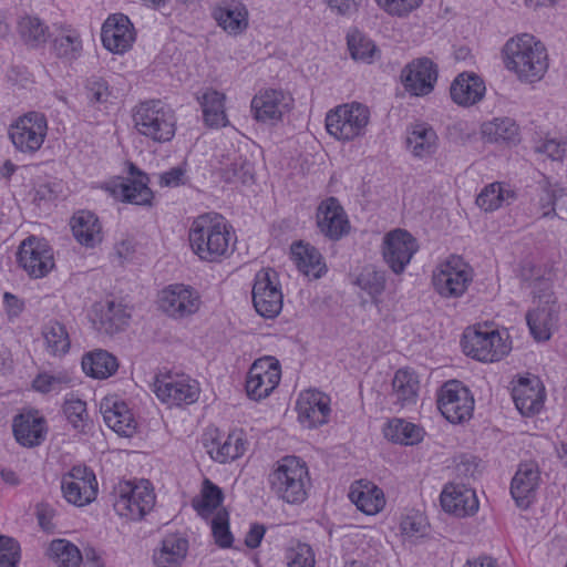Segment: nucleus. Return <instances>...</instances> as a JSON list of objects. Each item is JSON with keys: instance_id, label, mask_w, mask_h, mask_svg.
Masks as SVG:
<instances>
[{"instance_id": "nucleus-1", "label": "nucleus", "mask_w": 567, "mask_h": 567, "mask_svg": "<svg viewBox=\"0 0 567 567\" xmlns=\"http://www.w3.org/2000/svg\"><path fill=\"white\" fill-rule=\"evenodd\" d=\"M192 251L203 261L218 262L227 257L234 245L231 226L219 214L197 216L188 230Z\"/></svg>"}, {"instance_id": "nucleus-2", "label": "nucleus", "mask_w": 567, "mask_h": 567, "mask_svg": "<svg viewBox=\"0 0 567 567\" xmlns=\"http://www.w3.org/2000/svg\"><path fill=\"white\" fill-rule=\"evenodd\" d=\"M502 54L505 68L522 82H537L547 72L546 48L532 34L522 33L511 38L503 47Z\"/></svg>"}, {"instance_id": "nucleus-3", "label": "nucleus", "mask_w": 567, "mask_h": 567, "mask_svg": "<svg viewBox=\"0 0 567 567\" xmlns=\"http://www.w3.org/2000/svg\"><path fill=\"white\" fill-rule=\"evenodd\" d=\"M274 494L288 504H300L307 498L310 483L308 467L297 456L279 460L268 477Z\"/></svg>"}, {"instance_id": "nucleus-4", "label": "nucleus", "mask_w": 567, "mask_h": 567, "mask_svg": "<svg viewBox=\"0 0 567 567\" xmlns=\"http://www.w3.org/2000/svg\"><path fill=\"white\" fill-rule=\"evenodd\" d=\"M133 121L137 132L154 142H169L175 136V112L161 100H151L137 105Z\"/></svg>"}, {"instance_id": "nucleus-5", "label": "nucleus", "mask_w": 567, "mask_h": 567, "mask_svg": "<svg viewBox=\"0 0 567 567\" xmlns=\"http://www.w3.org/2000/svg\"><path fill=\"white\" fill-rule=\"evenodd\" d=\"M370 120L369 109L361 103L337 106L326 116L327 132L339 141H352L362 136Z\"/></svg>"}, {"instance_id": "nucleus-6", "label": "nucleus", "mask_w": 567, "mask_h": 567, "mask_svg": "<svg viewBox=\"0 0 567 567\" xmlns=\"http://www.w3.org/2000/svg\"><path fill=\"white\" fill-rule=\"evenodd\" d=\"M155 495L148 481L121 482L115 488L114 511L132 520L143 518L154 506Z\"/></svg>"}, {"instance_id": "nucleus-7", "label": "nucleus", "mask_w": 567, "mask_h": 567, "mask_svg": "<svg viewBox=\"0 0 567 567\" xmlns=\"http://www.w3.org/2000/svg\"><path fill=\"white\" fill-rule=\"evenodd\" d=\"M465 354L482 362H495L511 351L507 337L503 338L497 330L489 328L467 329L462 339Z\"/></svg>"}, {"instance_id": "nucleus-8", "label": "nucleus", "mask_w": 567, "mask_h": 567, "mask_svg": "<svg viewBox=\"0 0 567 567\" xmlns=\"http://www.w3.org/2000/svg\"><path fill=\"white\" fill-rule=\"evenodd\" d=\"M471 267L461 258L452 256L436 267L432 282L435 291L445 298H458L472 282Z\"/></svg>"}, {"instance_id": "nucleus-9", "label": "nucleus", "mask_w": 567, "mask_h": 567, "mask_svg": "<svg viewBox=\"0 0 567 567\" xmlns=\"http://www.w3.org/2000/svg\"><path fill=\"white\" fill-rule=\"evenodd\" d=\"M48 132L44 114L30 112L19 117L9 128V136L14 147L33 154L42 146Z\"/></svg>"}, {"instance_id": "nucleus-10", "label": "nucleus", "mask_w": 567, "mask_h": 567, "mask_svg": "<svg viewBox=\"0 0 567 567\" xmlns=\"http://www.w3.org/2000/svg\"><path fill=\"white\" fill-rule=\"evenodd\" d=\"M284 296L278 275L272 269H261L256 274L252 287V303L264 318H276L282 309Z\"/></svg>"}, {"instance_id": "nucleus-11", "label": "nucleus", "mask_w": 567, "mask_h": 567, "mask_svg": "<svg viewBox=\"0 0 567 567\" xmlns=\"http://www.w3.org/2000/svg\"><path fill=\"white\" fill-rule=\"evenodd\" d=\"M437 408L449 422L462 423L473 414L474 398L460 381L452 380L441 388Z\"/></svg>"}, {"instance_id": "nucleus-12", "label": "nucleus", "mask_w": 567, "mask_h": 567, "mask_svg": "<svg viewBox=\"0 0 567 567\" xmlns=\"http://www.w3.org/2000/svg\"><path fill=\"white\" fill-rule=\"evenodd\" d=\"M19 266L32 278H43L54 268L53 249L42 238L29 236L17 252Z\"/></svg>"}, {"instance_id": "nucleus-13", "label": "nucleus", "mask_w": 567, "mask_h": 567, "mask_svg": "<svg viewBox=\"0 0 567 567\" xmlns=\"http://www.w3.org/2000/svg\"><path fill=\"white\" fill-rule=\"evenodd\" d=\"M61 489L65 501L75 506L92 503L97 495V481L87 466L75 465L61 478Z\"/></svg>"}, {"instance_id": "nucleus-14", "label": "nucleus", "mask_w": 567, "mask_h": 567, "mask_svg": "<svg viewBox=\"0 0 567 567\" xmlns=\"http://www.w3.org/2000/svg\"><path fill=\"white\" fill-rule=\"evenodd\" d=\"M416 239L405 229L396 228L383 237L382 255L389 268L402 274L417 251Z\"/></svg>"}, {"instance_id": "nucleus-15", "label": "nucleus", "mask_w": 567, "mask_h": 567, "mask_svg": "<svg viewBox=\"0 0 567 567\" xmlns=\"http://www.w3.org/2000/svg\"><path fill=\"white\" fill-rule=\"evenodd\" d=\"M280 365L270 357L256 360L249 369L246 391L249 398L259 401L267 398L279 384Z\"/></svg>"}, {"instance_id": "nucleus-16", "label": "nucleus", "mask_w": 567, "mask_h": 567, "mask_svg": "<svg viewBox=\"0 0 567 567\" xmlns=\"http://www.w3.org/2000/svg\"><path fill=\"white\" fill-rule=\"evenodd\" d=\"M154 392L162 402L169 405L192 404L199 396L198 383L186 375L157 378Z\"/></svg>"}, {"instance_id": "nucleus-17", "label": "nucleus", "mask_w": 567, "mask_h": 567, "mask_svg": "<svg viewBox=\"0 0 567 567\" xmlns=\"http://www.w3.org/2000/svg\"><path fill=\"white\" fill-rule=\"evenodd\" d=\"M158 302L159 308L169 317L185 318L199 309L200 298L194 288L175 284L162 290Z\"/></svg>"}, {"instance_id": "nucleus-18", "label": "nucleus", "mask_w": 567, "mask_h": 567, "mask_svg": "<svg viewBox=\"0 0 567 567\" xmlns=\"http://www.w3.org/2000/svg\"><path fill=\"white\" fill-rule=\"evenodd\" d=\"M403 85L415 96L430 94L437 80L435 64L427 58H421L409 63L401 73Z\"/></svg>"}, {"instance_id": "nucleus-19", "label": "nucleus", "mask_w": 567, "mask_h": 567, "mask_svg": "<svg viewBox=\"0 0 567 567\" xmlns=\"http://www.w3.org/2000/svg\"><path fill=\"white\" fill-rule=\"evenodd\" d=\"M296 409L299 422L308 429L323 425L330 415V398L317 390L300 393Z\"/></svg>"}, {"instance_id": "nucleus-20", "label": "nucleus", "mask_w": 567, "mask_h": 567, "mask_svg": "<svg viewBox=\"0 0 567 567\" xmlns=\"http://www.w3.org/2000/svg\"><path fill=\"white\" fill-rule=\"evenodd\" d=\"M101 38L106 50L122 54L130 50L135 41L134 27L126 16L113 14L103 23Z\"/></svg>"}, {"instance_id": "nucleus-21", "label": "nucleus", "mask_w": 567, "mask_h": 567, "mask_svg": "<svg viewBox=\"0 0 567 567\" xmlns=\"http://www.w3.org/2000/svg\"><path fill=\"white\" fill-rule=\"evenodd\" d=\"M512 398L522 415H533L543 408L545 399L544 388L535 375L519 377L513 381Z\"/></svg>"}, {"instance_id": "nucleus-22", "label": "nucleus", "mask_w": 567, "mask_h": 567, "mask_svg": "<svg viewBox=\"0 0 567 567\" xmlns=\"http://www.w3.org/2000/svg\"><path fill=\"white\" fill-rule=\"evenodd\" d=\"M540 472L537 463H520L511 483V494L519 508L526 509L534 502L539 485Z\"/></svg>"}, {"instance_id": "nucleus-23", "label": "nucleus", "mask_w": 567, "mask_h": 567, "mask_svg": "<svg viewBox=\"0 0 567 567\" xmlns=\"http://www.w3.org/2000/svg\"><path fill=\"white\" fill-rule=\"evenodd\" d=\"M291 97L279 90H266L251 101V111L259 122L275 124L289 110Z\"/></svg>"}, {"instance_id": "nucleus-24", "label": "nucleus", "mask_w": 567, "mask_h": 567, "mask_svg": "<svg viewBox=\"0 0 567 567\" xmlns=\"http://www.w3.org/2000/svg\"><path fill=\"white\" fill-rule=\"evenodd\" d=\"M317 225L324 236L333 240L348 233L349 220L337 198L329 197L319 205Z\"/></svg>"}, {"instance_id": "nucleus-25", "label": "nucleus", "mask_w": 567, "mask_h": 567, "mask_svg": "<svg viewBox=\"0 0 567 567\" xmlns=\"http://www.w3.org/2000/svg\"><path fill=\"white\" fill-rule=\"evenodd\" d=\"M559 319V306L551 299H547L546 303H537V306L526 313V322L530 334L537 341H547L551 337L553 331L557 328Z\"/></svg>"}, {"instance_id": "nucleus-26", "label": "nucleus", "mask_w": 567, "mask_h": 567, "mask_svg": "<svg viewBox=\"0 0 567 567\" xmlns=\"http://www.w3.org/2000/svg\"><path fill=\"white\" fill-rule=\"evenodd\" d=\"M441 505L445 512L464 517L478 509L475 491L465 485L450 483L441 493Z\"/></svg>"}, {"instance_id": "nucleus-27", "label": "nucleus", "mask_w": 567, "mask_h": 567, "mask_svg": "<svg viewBox=\"0 0 567 567\" xmlns=\"http://www.w3.org/2000/svg\"><path fill=\"white\" fill-rule=\"evenodd\" d=\"M486 86L481 76L473 72L458 74L451 84L452 100L461 106H471L478 103L485 95Z\"/></svg>"}, {"instance_id": "nucleus-28", "label": "nucleus", "mask_w": 567, "mask_h": 567, "mask_svg": "<svg viewBox=\"0 0 567 567\" xmlns=\"http://www.w3.org/2000/svg\"><path fill=\"white\" fill-rule=\"evenodd\" d=\"M420 391V380L417 374L411 369H399L392 380V391L390 393L392 403L406 409L414 406L417 402Z\"/></svg>"}, {"instance_id": "nucleus-29", "label": "nucleus", "mask_w": 567, "mask_h": 567, "mask_svg": "<svg viewBox=\"0 0 567 567\" xmlns=\"http://www.w3.org/2000/svg\"><path fill=\"white\" fill-rule=\"evenodd\" d=\"M213 17L229 34L241 33L248 27V10L237 0H226L216 6Z\"/></svg>"}, {"instance_id": "nucleus-30", "label": "nucleus", "mask_w": 567, "mask_h": 567, "mask_svg": "<svg viewBox=\"0 0 567 567\" xmlns=\"http://www.w3.org/2000/svg\"><path fill=\"white\" fill-rule=\"evenodd\" d=\"M349 498L359 511L367 515H375L385 505L384 494L381 488L369 481H357L351 485Z\"/></svg>"}, {"instance_id": "nucleus-31", "label": "nucleus", "mask_w": 567, "mask_h": 567, "mask_svg": "<svg viewBox=\"0 0 567 567\" xmlns=\"http://www.w3.org/2000/svg\"><path fill=\"white\" fill-rule=\"evenodd\" d=\"M130 315L121 303L107 300L93 307V321L105 333L113 334L128 322Z\"/></svg>"}, {"instance_id": "nucleus-32", "label": "nucleus", "mask_w": 567, "mask_h": 567, "mask_svg": "<svg viewBox=\"0 0 567 567\" xmlns=\"http://www.w3.org/2000/svg\"><path fill=\"white\" fill-rule=\"evenodd\" d=\"M13 434L23 446L40 445L45 439L44 419L33 413H22L13 420Z\"/></svg>"}, {"instance_id": "nucleus-33", "label": "nucleus", "mask_w": 567, "mask_h": 567, "mask_svg": "<svg viewBox=\"0 0 567 567\" xmlns=\"http://www.w3.org/2000/svg\"><path fill=\"white\" fill-rule=\"evenodd\" d=\"M101 412L106 425L118 435L128 437L135 432V420L124 402L106 400Z\"/></svg>"}, {"instance_id": "nucleus-34", "label": "nucleus", "mask_w": 567, "mask_h": 567, "mask_svg": "<svg viewBox=\"0 0 567 567\" xmlns=\"http://www.w3.org/2000/svg\"><path fill=\"white\" fill-rule=\"evenodd\" d=\"M117 194L124 202L135 205H150L153 198L147 175L135 166L131 167L130 177L120 184Z\"/></svg>"}, {"instance_id": "nucleus-35", "label": "nucleus", "mask_w": 567, "mask_h": 567, "mask_svg": "<svg viewBox=\"0 0 567 567\" xmlns=\"http://www.w3.org/2000/svg\"><path fill=\"white\" fill-rule=\"evenodd\" d=\"M74 238L83 246L93 248L102 241V226L90 210H80L71 219Z\"/></svg>"}, {"instance_id": "nucleus-36", "label": "nucleus", "mask_w": 567, "mask_h": 567, "mask_svg": "<svg viewBox=\"0 0 567 567\" xmlns=\"http://www.w3.org/2000/svg\"><path fill=\"white\" fill-rule=\"evenodd\" d=\"M188 551V540L179 535H167L161 547L154 553V563L157 567H178Z\"/></svg>"}, {"instance_id": "nucleus-37", "label": "nucleus", "mask_w": 567, "mask_h": 567, "mask_svg": "<svg viewBox=\"0 0 567 567\" xmlns=\"http://www.w3.org/2000/svg\"><path fill=\"white\" fill-rule=\"evenodd\" d=\"M291 258L298 269L308 277L320 278L324 271L321 254L317 248L302 241L291 246Z\"/></svg>"}, {"instance_id": "nucleus-38", "label": "nucleus", "mask_w": 567, "mask_h": 567, "mask_svg": "<svg viewBox=\"0 0 567 567\" xmlns=\"http://www.w3.org/2000/svg\"><path fill=\"white\" fill-rule=\"evenodd\" d=\"M118 368L117 359L105 350H95L82 358L84 373L94 379H107Z\"/></svg>"}, {"instance_id": "nucleus-39", "label": "nucleus", "mask_w": 567, "mask_h": 567, "mask_svg": "<svg viewBox=\"0 0 567 567\" xmlns=\"http://www.w3.org/2000/svg\"><path fill=\"white\" fill-rule=\"evenodd\" d=\"M406 143L414 156L424 158L435 153L437 135L430 125L415 124L409 132Z\"/></svg>"}, {"instance_id": "nucleus-40", "label": "nucleus", "mask_w": 567, "mask_h": 567, "mask_svg": "<svg viewBox=\"0 0 567 567\" xmlns=\"http://www.w3.org/2000/svg\"><path fill=\"white\" fill-rule=\"evenodd\" d=\"M210 457L221 464L240 457L245 451V441L240 432L234 431L224 441H213L206 445Z\"/></svg>"}, {"instance_id": "nucleus-41", "label": "nucleus", "mask_w": 567, "mask_h": 567, "mask_svg": "<svg viewBox=\"0 0 567 567\" xmlns=\"http://www.w3.org/2000/svg\"><path fill=\"white\" fill-rule=\"evenodd\" d=\"M385 439L402 445H414L423 440L424 431L419 425L403 419H393L383 429Z\"/></svg>"}, {"instance_id": "nucleus-42", "label": "nucleus", "mask_w": 567, "mask_h": 567, "mask_svg": "<svg viewBox=\"0 0 567 567\" xmlns=\"http://www.w3.org/2000/svg\"><path fill=\"white\" fill-rule=\"evenodd\" d=\"M203 109L205 123L210 127L226 126L228 121L225 114V95L216 90H206L198 97Z\"/></svg>"}, {"instance_id": "nucleus-43", "label": "nucleus", "mask_w": 567, "mask_h": 567, "mask_svg": "<svg viewBox=\"0 0 567 567\" xmlns=\"http://www.w3.org/2000/svg\"><path fill=\"white\" fill-rule=\"evenodd\" d=\"M523 277L530 282L534 299L538 303H546L547 299L557 302V298L553 292L554 274L551 269H540L537 267L524 268Z\"/></svg>"}, {"instance_id": "nucleus-44", "label": "nucleus", "mask_w": 567, "mask_h": 567, "mask_svg": "<svg viewBox=\"0 0 567 567\" xmlns=\"http://www.w3.org/2000/svg\"><path fill=\"white\" fill-rule=\"evenodd\" d=\"M482 136L489 143H516L519 128L513 118H494L482 125Z\"/></svg>"}, {"instance_id": "nucleus-45", "label": "nucleus", "mask_w": 567, "mask_h": 567, "mask_svg": "<svg viewBox=\"0 0 567 567\" xmlns=\"http://www.w3.org/2000/svg\"><path fill=\"white\" fill-rule=\"evenodd\" d=\"M515 197L514 192L502 183L485 186L476 198V204L485 212H494L504 204H509Z\"/></svg>"}, {"instance_id": "nucleus-46", "label": "nucleus", "mask_w": 567, "mask_h": 567, "mask_svg": "<svg viewBox=\"0 0 567 567\" xmlns=\"http://www.w3.org/2000/svg\"><path fill=\"white\" fill-rule=\"evenodd\" d=\"M47 351L52 355H63L71 347L69 332L59 321H50L42 329Z\"/></svg>"}, {"instance_id": "nucleus-47", "label": "nucleus", "mask_w": 567, "mask_h": 567, "mask_svg": "<svg viewBox=\"0 0 567 567\" xmlns=\"http://www.w3.org/2000/svg\"><path fill=\"white\" fill-rule=\"evenodd\" d=\"M53 50L59 58L69 61L78 59L82 51L80 33L70 27L62 28L53 40Z\"/></svg>"}, {"instance_id": "nucleus-48", "label": "nucleus", "mask_w": 567, "mask_h": 567, "mask_svg": "<svg viewBox=\"0 0 567 567\" xmlns=\"http://www.w3.org/2000/svg\"><path fill=\"white\" fill-rule=\"evenodd\" d=\"M18 30L23 42L31 48H39L48 40V27L37 17L21 18Z\"/></svg>"}, {"instance_id": "nucleus-49", "label": "nucleus", "mask_w": 567, "mask_h": 567, "mask_svg": "<svg viewBox=\"0 0 567 567\" xmlns=\"http://www.w3.org/2000/svg\"><path fill=\"white\" fill-rule=\"evenodd\" d=\"M348 48L352 59L363 63H372L380 54L373 41L359 31L348 34Z\"/></svg>"}, {"instance_id": "nucleus-50", "label": "nucleus", "mask_w": 567, "mask_h": 567, "mask_svg": "<svg viewBox=\"0 0 567 567\" xmlns=\"http://www.w3.org/2000/svg\"><path fill=\"white\" fill-rule=\"evenodd\" d=\"M49 553L59 567H79L82 561L80 549L65 539H54L50 544Z\"/></svg>"}, {"instance_id": "nucleus-51", "label": "nucleus", "mask_w": 567, "mask_h": 567, "mask_svg": "<svg viewBox=\"0 0 567 567\" xmlns=\"http://www.w3.org/2000/svg\"><path fill=\"white\" fill-rule=\"evenodd\" d=\"M287 567H315L316 554L312 547L300 540H291L285 549Z\"/></svg>"}, {"instance_id": "nucleus-52", "label": "nucleus", "mask_w": 567, "mask_h": 567, "mask_svg": "<svg viewBox=\"0 0 567 567\" xmlns=\"http://www.w3.org/2000/svg\"><path fill=\"white\" fill-rule=\"evenodd\" d=\"M354 284L375 299L385 288V274L373 266H365L357 276Z\"/></svg>"}, {"instance_id": "nucleus-53", "label": "nucleus", "mask_w": 567, "mask_h": 567, "mask_svg": "<svg viewBox=\"0 0 567 567\" xmlns=\"http://www.w3.org/2000/svg\"><path fill=\"white\" fill-rule=\"evenodd\" d=\"M223 502L221 489L212 483L209 480H205L199 499L193 501L194 508L200 515H208L215 511Z\"/></svg>"}, {"instance_id": "nucleus-54", "label": "nucleus", "mask_w": 567, "mask_h": 567, "mask_svg": "<svg viewBox=\"0 0 567 567\" xmlns=\"http://www.w3.org/2000/svg\"><path fill=\"white\" fill-rule=\"evenodd\" d=\"M560 200L567 202V194L563 188L553 187L550 185L545 186L539 196L538 206L542 212V216L545 218L553 216H560L557 209H561Z\"/></svg>"}, {"instance_id": "nucleus-55", "label": "nucleus", "mask_w": 567, "mask_h": 567, "mask_svg": "<svg viewBox=\"0 0 567 567\" xmlns=\"http://www.w3.org/2000/svg\"><path fill=\"white\" fill-rule=\"evenodd\" d=\"M71 382L70 377L65 372L55 374L40 373L32 382V386L40 393L60 392Z\"/></svg>"}, {"instance_id": "nucleus-56", "label": "nucleus", "mask_w": 567, "mask_h": 567, "mask_svg": "<svg viewBox=\"0 0 567 567\" xmlns=\"http://www.w3.org/2000/svg\"><path fill=\"white\" fill-rule=\"evenodd\" d=\"M63 411L74 429L82 430L84 427L87 419L86 403L84 401L71 394L65 399Z\"/></svg>"}, {"instance_id": "nucleus-57", "label": "nucleus", "mask_w": 567, "mask_h": 567, "mask_svg": "<svg viewBox=\"0 0 567 567\" xmlns=\"http://www.w3.org/2000/svg\"><path fill=\"white\" fill-rule=\"evenodd\" d=\"M21 558L19 543L7 536H0V567H18Z\"/></svg>"}, {"instance_id": "nucleus-58", "label": "nucleus", "mask_w": 567, "mask_h": 567, "mask_svg": "<svg viewBox=\"0 0 567 567\" xmlns=\"http://www.w3.org/2000/svg\"><path fill=\"white\" fill-rule=\"evenodd\" d=\"M212 530L216 543L223 547H230L233 544V536L229 530L228 520L226 515L217 514L212 520Z\"/></svg>"}, {"instance_id": "nucleus-59", "label": "nucleus", "mask_w": 567, "mask_h": 567, "mask_svg": "<svg viewBox=\"0 0 567 567\" xmlns=\"http://www.w3.org/2000/svg\"><path fill=\"white\" fill-rule=\"evenodd\" d=\"M86 90L91 103H105L111 95L106 81L97 76L87 80Z\"/></svg>"}, {"instance_id": "nucleus-60", "label": "nucleus", "mask_w": 567, "mask_h": 567, "mask_svg": "<svg viewBox=\"0 0 567 567\" xmlns=\"http://www.w3.org/2000/svg\"><path fill=\"white\" fill-rule=\"evenodd\" d=\"M378 4L393 16H405L416 9L422 0H377Z\"/></svg>"}, {"instance_id": "nucleus-61", "label": "nucleus", "mask_w": 567, "mask_h": 567, "mask_svg": "<svg viewBox=\"0 0 567 567\" xmlns=\"http://www.w3.org/2000/svg\"><path fill=\"white\" fill-rule=\"evenodd\" d=\"M536 150L553 161H561L567 154V143L549 138L538 145Z\"/></svg>"}, {"instance_id": "nucleus-62", "label": "nucleus", "mask_w": 567, "mask_h": 567, "mask_svg": "<svg viewBox=\"0 0 567 567\" xmlns=\"http://www.w3.org/2000/svg\"><path fill=\"white\" fill-rule=\"evenodd\" d=\"M185 183V169L182 167H173L159 175V184L164 187H177Z\"/></svg>"}, {"instance_id": "nucleus-63", "label": "nucleus", "mask_w": 567, "mask_h": 567, "mask_svg": "<svg viewBox=\"0 0 567 567\" xmlns=\"http://www.w3.org/2000/svg\"><path fill=\"white\" fill-rule=\"evenodd\" d=\"M328 7L341 16H350L358 10L359 0H324Z\"/></svg>"}, {"instance_id": "nucleus-64", "label": "nucleus", "mask_w": 567, "mask_h": 567, "mask_svg": "<svg viewBox=\"0 0 567 567\" xmlns=\"http://www.w3.org/2000/svg\"><path fill=\"white\" fill-rule=\"evenodd\" d=\"M265 533H266V529L262 525H260V524L251 525V527L245 538L246 546L251 549L257 548L260 545Z\"/></svg>"}]
</instances>
